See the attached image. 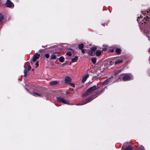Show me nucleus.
I'll return each mask as SVG.
<instances>
[{"label": "nucleus", "instance_id": "nucleus-12", "mask_svg": "<svg viewBox=\"0 0 150 150\" xmlns=\"http://www.w3.org/2000/svg\"><path fill=\"white\" fill-rule=\"evenodd\" d=\"M110 81V79H108L106 80L103 83V85L105 86L108 84V82Z\"/></svg>", "mask_w": 150, "mask_h": 150}, {"label": "nucleus", "instance_id": "nucleus-10", "mask_svg": "<svg viewBox=\"0 0 150 150\" xmlns=\"http://www.w3.org/2000/svg\"><path fill=\"white\" fill-rule=\"evenodd\" d=\"M58 82L56 81H52L49 83V85L50 86H52L57 84Z\"/></svg>", "mask_w": 150, "mask_h": 150}, {"label": "nucleus", "instance_id": "nucleus-35", "mask_svg": "<svg viewBox=\"0 0 150 150\" xmlns=\"http://www.w3.org/2000/svg\"><path fill=\"white\" fill-rule=\"evenodd\" d=\"M141 16H140V17H138V18L137 19V21H138V23H139V21L140 20H139V19H140V18H141Z\"/></svg>", "mask_w": 150, "mask_h": 150}, {"label": "nucleus", "instance_id": "nucleus-13", "mask_svg": "<svg viewBox=\"0 0 150 150\" xmlns=\"http://www.w3.org/2000/svg\"><path fill=\"white\" fill-rule=\"evenodd\" d=\"M133 148L132 146H129L125 149H122V150H132Z\"/></svg>", "mask_w": 150, "mask_h": 150}, {"label": "nucleus", "instance_id": "nucleus-15", "mask_svg": "<svg viewBox=\"0 0 150 150\" xmlns=\"http://www.w3.org/2000/svg\"><path fill=\"white\" fill-rule=\"evenodd\" d=\"M56 55L54 54H52L50 57V59H56Z\"/></svg>", "mask_w": 150, "mask_h": 150}, {"label": "nucleus", "instance_id": "nucleus-6", "mask_svg": "<svg viewBox=\"0 0 150 150\" xmlns=\"http://www.w3.org/2000/svg\"><path fill=\"white\" fill-rule=\"evenodd\" d=\"M40 56V54H38V53H36L35 54V55L33 57L32 59V61L33 62H35L36 60L39 58V57Z\"/></svg>", "mask_w": 150, "mask_h": 150}, {"label": "nucleus", "instance_id": "nucleus-20", "mask_svg": "<svg viewBox=\"0 0 150 150\" xmlns=\"http://www.w3.org/2000/svg\"><path fill=\"white\" fill-rule=\"evenodd\" d=\"M96 59L95 58L93 57L91 59V61L94 64H95L96 63Z\"/></svg>", "mask_w": 150, "mask_h": 150}, {"label": "nucleus", "instance_id": "nucleus-30", "mask_svg": "<svg viewBox=\"0 0 150 150\" xmlns=\"http://www.w3.org/2000/svg\"><path fill=\"white\" fill-rule=\"evenodd\" d=\"M120 71L121 70H118L117 71H115V74H117V73H119L120 72Z\"/></svg>", "mask_w": 150, "mask_h": 150}, {"label": "nucleus", "instance_id": "nucleus-37", "mask_svg": "<svg viewBox=\"0 0 150 150\" xmlns=\"http://www.w3.org/2000/svg\"><path fill=\"white\" fill-rule=\"evenodd\" d=\"M42 47H44V46H42Z\"/></svg>", "mask_w": 150, "mask_h": 150}, {"label": "nucleus", "instance_id": "nucleus-14", "mask_svg": "<svg viewBox=\"0 0 150 150\" xmlns=\"http://www.w3.org/2000/svg\"><path fill=\"white\" fill-rule=\"evenodd\" d=\"M78 56H76L75 57L71 59V61L72 62H74L76 61L78 59Z\"/></svg>", "mask_w": 150, "mask_h": 150}, {"label": "nucleus", "instance_id": "nucleus-31", "mask_svg": "<svg viewBox=\"0 0 150 150\" xmlns=\"http://www.w3.org/2000/svg\"><path fill=\"white\" fill-rule=\"evenodd\" d=\"M31 69V67L30 65L28 66V71L30 70Z\"/></svg>", "mask_w": 150, "mask_h": 150}, {"label": "nucleus", "instance_id": "nucleus-5", "mask_svg": "<svg viewBox=\"0 0 150 150\" xmlns=\"http://www.w3.org/2000/svg\"><path fill=\"white\" fill-rule=\"evenodd\" d=\"M6 5L8 7L11 8H13L14 6L13 4L9 0H7V2L6 3Z\"/></svg>", "mask_w": 150, "mask_h": 150}, {"label": "nucleus", "instance_id": "nucleus-17", "mask_svg": "<svg viewBox=\"0 0 150 150\" xmlns=\"http://www.w3.org/2000/svg\"><path fill=\"white\" fill-rule=\"evenodd\" d=\"M59 61L61 63H62L64 62V59L63 57H61L59 58Z\"/></svg>", "mask_w": 150, "mask_h": 150}, {"label": "nucleus", "instance_id": "nucleus-9", "mask_svg": "<svg viewBox=\"0 0 150 150\" xmlns=\"http://www.w3.org/2000/svg\"><path fill=\"white\" fill-rule=\"evenodd\" d=\"M32 94L36 97H42L43 96V95L42 94H40L39 93H36L34 92Z\"/></svg>", "mask_w": 150, "mask_h": 150}, {"label": "nucleus", "instance_id": "nucleus-26", "mask_svg": "<svg viewBox=\"0 0 150 150\" xmlns=\"http://www.w3.org/2000/svg\"><path fill=\"white\" fill-rule=\"evenodd\" d=\"M96 54L98 56H99L101 54V52L99 51H97L96 52Z\"/></svg>", "mask_w": 150, "mask_h": 150}, {"label": "nucleus", "instance_id": "nucleus-34", "mask_svg": "<svg viewBox=\"0 0 150 150\" xmlns=\"http://www.w3.org/2000/svg\"><path fill=\"white\" fill-rule=\"evenodd\" d=\"M81 52H82L84 54L85 52V51L84 50H83V49H81Z\"/></svg>", "mask_w": 150, "mask_h": 150}, {"label": "nucleus", "instance_id": "nucleus-32", "mask_svg": "<svg viewBox=\"0 0 150 150\" xmlns=\"http://www.w3.org/2000/svg\"><path fill=\"white\" fill-rule=\"evenodd\" d=\"M146 12L147 13H150V8L149 9L147 10Z\"/></svg>", "mask_w": 150, "mask_h": 150}, {"label": "nucleus", "instance_id": "nucleus-21", "mask_svg": "<svg viewBox=\"0 0 150 150\" xmlns=\"http://www.w3.org/2000/svg\"><path fill=\"white\" fill-rule=\"evenodd\" d=\"M123 61L122 59H119L116 61L115 63V64H119L122 62Z\"/></svg>", "mask_w": 150, "mask_h": 150}, {"label": "nucleus", "instance_id": "nucleus-4", "mask_svg": "<svg viewBox=\"0 0 150 150\" xmlns=\"http://www.w3.org/2000/svg\"><path fill=\"white\" fill-rule=\"evenodd\" d=\"M57 100L59 102L65 104L70 105L69 102L65 100L63 98L58 97L57 98Z\"/></svg>", "mask_w": 150, "mask_h": 150}, {"label": "nucleus", "instance_id": "nucleus-18", "mask_svg": "<svg viewBox=\"0 0 150 150\" xmlns=\"http://www.w3.org/2000/svg\"><path fill=\"white\" fill-rule=\"evenodd\" d=\"M138 149V150H145L144 147L142 145H139Z\"/></svg>", "mask_w": 150, "mask_h": 150}, {"label": "nucleus", "instance_id": "nucleus-38", "mask_svg": "<svg viewBox=\"0 0 150 150\" xmlns=\"http://www.w3.org/2000/svg\"><path fill=\"white\" fill-rule=\"evenodd\" d=\"M42 50H39V51H41Z\"/></svg>", "mask_w": 150, "mask_h": 150}, {"label": "nucleus", "instance_id": "nucleus-7", "mask_svg": "<svg viewBox=\"0 0 150 150\" xmlns=\"http://www.w3.org/2000/svg\"><path fill=\"white\" fill-rule=\"evenodd\" d=\"M71 81V78L68 76L65 77V82L66 83L69 84Z\"/></svg>", "mask_w": 150, "mask_h": 150}, {"label": "nucleus", "instance_id": "nucleus-8", "mask_svg": "<svg viewBox=\"0 0 150 150\" xmlns=\"http://www.w3.org/2000/svg\"><path fill=\"white\" fill-rule=\"evenodd\" d=\"M89 76V75L88 74H87L82 77L81 80L82 83H84L85 82Z\"/></svg>", "mask_w": 150, "mask_h": 150}, {"label": "nucleus", "instance_id": "nucleus-36", "mask_svg": "<svg viewBox=\"0 0 150 150\" xmlns=\"http://www.w3.org/2000/svg\"><path fill=\"white\" fill-rule=\"evenodd\" d=\"M149 52H150V48L149 49Z\"/></svg>", "mask_w": 150, "mask_h": 150}, {"label": "nucleus", "instance_id": "nucleus-23", "mask_svg": "<svg viewBox=\"0 0 150 150\" xmlns=\"http://www.w3.org/2000/svg\"><path fill=\"white\" fill-rule=\"evenodd\" d=\"M28 70H27V68H25V69L24 70V76H26L27 75Z\"/></svg>", "mask_w": 150, "mask_h": 150}, {"label": "nucleus", "instance_id": "nucleus-28", "mask_svg": "<svg viewBox=\"0 0 150 150\" xmlns=\"http://www.w3.org/2000/svg\"><path fill=\"white\" fill-rule=\"evenodd\" d=\"M50 55L49 54H46L45 55V57L47 58H48L49 57Z\"/></svg>", "mask_w": 150, "mask_h": 150}, {"label": "nucleus", "instance_id": "nucleus-27", "mask_svg": "<svg viewBox=\"0 0 150 150\" xmlns=\"http://www.w3.org/2000/svg\"><path fill=\"white\" fill-rule=\"evenodd\" d=\"M3 19V17L2 15L0 14V21H2Z\"/></svg>", "mask_w": 150, "mask_h": 150}, {"label": "nucleus", "instance_id": "nucleus-19", "mask_svg": "<svg viewBox=\"0 0 150 150\" xmlns=\"http://www.w3.org/2000/svg\"><path fill=\"white\" fill-rule=\"evenodd\" d=\"M149 17L147 16H146V17H145V18H144V19L142 21V24L143 23V22H144V23H145V21H147L148 20V19H149Z\"/></svg>", "mask_w": 150, "mask_h": 150}, {"label": "nucleus", "instance_id": "nucleus-25", "mask_svg": "<svg viewBox=\"0 0 150 150\" xmlns=\"http://www.w3.org/2000/svg\"><path fill=\"white\" fill-rule=\"evenodd\" d=\"M96 47H93L91 48V50L94 52L95 50H96Z\"/></svg>", "mask_w": 150, "mask_h": 150}, {"label": "nucleus", "instance_id": "nucleus-33", "mask_svg": "<svg viewBox=\"0 0 150 150\" xmlns=\"http://www.w3.org/2000/svg\"><path fill=\"white\" fill-rule=\"evenodd\" d=\"M35 65H36V67H38L39 65L38 63V62H37L35 63Z\"/></svg>", "mask_w": 150, "mask_h": 150}, {"label": "nucleus", "instance_id": "nucleus-3", "mask_svg": "<svg viewBox=\"0 0 150 150\" xmlns=\"http://www.w3.org/2000/svg\"><path fill=\"white\" fill-rule=\"evenodd\" d=\"M98 88L96 86H94L93 87H92L88 89L86 93L83 95V96H86L87 95H88L91 93L93 91L98 89Z\"/></svg>", "mask_w": 150, "mask_h": 150}, {"label": "nucleus", "instance_id": "nucleus-11", "mask_svg": "<svg viewBox=\"0 0 150 150\" xmlns=\"http://www.w3.org/2000/svg\"><path fill=\"white\" fill-rule=\"evenodd\" d=\"M74 52V51L73 50L70 49V51L69 52H67L66 55L69 56H70L71 55V53L73 52Z\"/></svg>", "mask_w": 150, "mask_h": 150}, {"label": "nucleus", "instance_id": "nucleus-16", "mask_svg": "<svg viewBox=\"0 0 150 150\" xmlns=\"http://www.w3.org/2000/svg\"><path fill=\"white\" fill-rule=\"evenodd\" d=\"M88 53L89 54L92 56L94 55L95 54L94 52L92 50L89 51Z\"/></svg>", "mask_w": 150, "mask_h": 150}, {"label": "nucleus", "instance_id": "nucleus-1", "mask_svg": "<svg viewBox=\"0 0 150 150\" xmlns=\"http://www.w3.org/2000/svg\"><path fill=\"white\" fill-rule=\"evenodd\" d=\"M120 79H122L124 81L131 80L133 78L132 75L129 74H122L120 75Z\"/></svg>", "mask_w": 150, "mask_h": 150}, {"label": "nucleus", "instance_id": "nucleus-22", "mask_svg": "<svg viewBox=\"0 0 150 150\" xmlns=\"http://www.w3.org/2000/svg\"><path fill=\"white\" fill-rule=\"evenodd\" d=\"M121 51V50L119 48H117L115 50L116 52L118 54L120 53Z\"/></svg>", "mask_w": 150, "mask_h": 150}, {"label": "nucleus", "instance_id": "nucleus-29", "mask_svg": "<svg viewBox=\"0 0 150 150\" xmlns=\"http://www.w3.org/2000/svg\"><path fill=\"white\" fill-rule=\"evenodd\" d=\"M69 84H70L73 87H75V85L74 83H70Z\"/></svg>", "mask_w": 150, "mask_h": 150}, {"label": "nucleus", "instance_id": "nucleus-39", "mask_svg": "<svg viewBox=\"0 0 150 150\" xmlns=\"http://www.w3.org/2000/svg\"><path fill=\"white\" fill-rule=\"evenodd\" d=\"M113 50H112V51H111V52H113Z\"/></svg>", "mask_w": 150, "mask_h": 150}, {"label": "nucleus", "instance_id": "nucleus-24", "mask_svg": "<svg viewBox=\"0 0 150 150\" xmlns=\"http://www.w3.org/2000/svg\"><path fill=\"white\" fill-rule=\"evenodd\" d=\"M83 47V44H80L79 45V48L80 49H82Z\"/></svg>", "mask_w": 150, "mask_h": 150}, {"label": "nucleus", "instance_id": "nucleus-2", "mask_svg": "<svg viewBox=\"0 0 150 150\" xmlns=\"http://www.w3.org/2000/svg\"><path fill=\"white\" fill-rule=\"evenodd\" d=\"M96 97L93 98L92 96H90L89 97L86 99L85 100L83 101L82 102L76 104V105H84L88 102H90Z\"/></svg>", "mask_w": 150, "mask_h": 150}]
</instances>
